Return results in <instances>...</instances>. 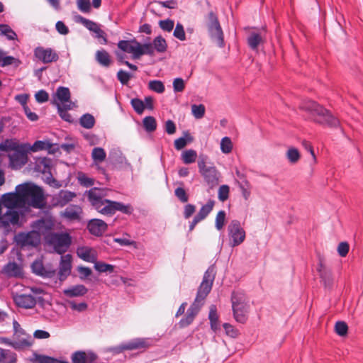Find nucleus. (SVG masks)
Segmentation results:
<instances>
[{
    "mask_svg": "<svg viewBox=\"0 0 363 363\" xmlns=\"http://www.w3.org/2000/svg\"><path fill=\"white\" fill-rule=\"evenodd\" d=\"M4 207L17 208H24L26 205L35 208H42L45 206V196L43 190L32 183H24L16 187L15 192L3 194Z\"/></svg>",
    "mask_w": 363,
    "mask_h": 363,
    "instance_id": "nucleus-1",
    "label": "nucleus"
},
{
    "mask_svg": "<svg viewBox=\"0 0 363 363\" xmlns=\"http://www.w3.org/2000/svg\"><path fill=\"white\" fill-rule=\"evenodd\" d=\"M103 191L94 188L88 191L89 200L94 208L104 215H112L116 211L130 214L133 208L130 205H124L122 203L111 201L104 199Z\"/></svg>",
    "mask_w": 363,
    "mask_h": 363,
    "instance_id": "nucleus-2",
    "label": "nucleus"
},
{
    "mask_svg": "<svg viewBox=\"0 0 363 363\" xmlns=\"http://www.w3.org/2000/svg\"><path fill=\"white\" fill-rule=\"evenodd\" d=\"M0 150L8 152L9 165L12 169H18L28 162V143H20L16 139L6 140L0 144Z\"/></svg>",
    "mask_w": 363,
    "mask_h": 363,
    "instance_id": "nucleus-3",
    "label": "nucleus"
},
{
    "mask_svg": "<svg viewBox=\"0 0 363 363\" xmlns=\"http://www.w3.org/2000/svg\"><path fill=\"white\" fill-rule=\"evenodd\" d=\"M300 108L309 113L313 120L320 124L329 127H337L340 124L337 118L315 101H304L300 105Z\"/></svg>",
    "mask_w": 363,
    "mask_h": 363,
    "instance_id": "nucleus-4",
    "label": "nucleus"
},
{
    "mask_svg": "<svg viewBox=\"0 0 363 363\" xmlns=\"http://www.w3.org/2000/svg\"><path fill=\"white\" fill-rule=\"evenodd\" d=\"M118 48L123 52L130 54L133 59H139L145 54L152 52L150 45L141 44L136 40H120L118 43Z\"/></svg>",
    "mask_w": 363,
    "mask_h": 363,
    "instance_id": "nucleus-5",
    "label": "nucleus"
},
{
    "mask_svg": "<svg viewBox=\"0 0 363 363\" xmlns=\"http://www.w3.org/2000/svg\"><path fill=\"white\" fill-rule=\"evenodd\" d=\"M232 307L234 318L237 322L243 323L247 320L248 305L245 294L236 291L232 295Z\"/></svg>",
    "mask_w": 363,
    "mask_h": 363,
    "instance_id": "nucleus-6",
    "label": "nucleus"
},
{
    "mask_svg": "<svg viewBox=\"0 0 363 363\" xmlns=\"http://www.w3.org/2000/svg\"><path fill=\"white\" fill-rule=\"evenodd\" d=\"M206 156H200L198 160V167L208 186L213 189L219 183L220 174L214 166L206 165Z\"/></svg>",
    "mask_w": 363,
    "mask_h": 363,
    "instance_id": "nucleus-7",
    "label": "nucleus"
},
{
    "mask_svg": "<svg viewBox=\"0 0 363 363\" xmlns=\"http://www.w3.org/2000/svg\"><path fill=\"white\" fill-rule=\"evenodd\" d=\"M206 26L212 40L219 47H223V33L218 17L213 12L211 11L207 15Z\"/></svg>",
    "mask_w": 363,
    "mask_h": 363,
    "instance_id": "nucleus-8",
    "label": "nucleus"
},
{
    "mask_svg": "<svg viewBox=\"0 0 363 363\" xmlns=\"http://www.w3.org/2000/svg\"><path fill=\"white\" fill-rule=\"evenodd\" d=\"M228 243L231 247L240 245L246 238V232L240 221L233 220L227 228Z\"/></svg>",
    "mask_w": 363,
    "mask_h": 363,
    "instance_id": "nucleus-9",
    "label": "nucleus"
},
{
    "mask_svg": "<svg viewBox=\"0 0 363 363\" xmlns=\"http://www.w3.org/2000/svg\"><path fill=\"white\" fill-rule=\"evenodd\" d=\"M2 206H4L3 195L0 198V228L8 230L11 226L18 225L21 217L20 212L13 208L9 207H5L6 211L3 212Z\"/></svg>",
    "mask_w": 363,
    "mask_h": 363,
    "instance_id": "nucleus-10",
    "label": "nucleus"
},
{
    "mask_svg": "<svg viewBox=\"0 0 363 363\" xmlns=\"http://www.w3.org/2000/svg\"><path fill=\"white\" fill-rule=\"evenodd\" d=\"M47 242L58 254L65 253L69 247L72 239L67 233H51L46 238Z\"/></svg>",
    "mask_w": 363,
    "mask_h": 363,
    "instance_id": "nucleus-11",
    "label": "nucleus"
},
{
    "mask_svg": "<svg viewBox=\"0 0 363 363\" xmlns=\"http://www.w3.org/2000/svg\"><path fill=\"white\" fill-rule=\"evenodd\" d=\"M213 279V269L209 268L204 274L203 281L199 288L194 302L203 306L204 299L211 290Z\"/></svg>",
    "mask_w": 363,
    "mask_h": 363,
    "instance_id": "nucleus-12",
    "label": "nucleus"
},
{
    "mask_svg": "<svg viewBox=\"0 0 363 363\" xmlns=\"http://www.w3.org/2000/svg\"><path fill=\"white\" fill-rule=\"evenodd\" d=\"M52 103L57 107L60 104L65 107V109H72L75 106L74 103L70 100V92L69 89L64 86H60L57 88L56 93L53 96Z\"/></svg>",
    "mask_w": 363,
    "mask_h": 363,
    "instance_id": "nucleus-13",
    "label": "nucleus"
},
{
    "mask_svg": "<svg viewBox=\"0 0 363 363\" xmlns=\"http://www.w3.org/2000/svg\"><path fill=\"white\" fill-rule=\"evenodd\" d=\"M15 240L18 245L26 246H36L40 242V236L35 231L28 233H20L16 235Z\"/></svg>",
    "mask_w": 363,
    "mask_h": 363,
    "instance_id": "nucleus-14",
    "label": "nucleus"
},
{
    "mask_svg": "<svg viewBox=\"0 0 363 363\" xmlns=\"http://www.w3.org/2000/svg\"><path fill=\"white\" fill-rule=\"evenodd\" d=\"M55 226V221L51 218H46L34 222L31 227L33 231H35L41 238V236L49 235L48 233Z\"/></svg>",
    "mask_w": 363,
    "mask_h": 363,
    "instance_id": "nucleus-15",
    "label": "nucleus"
},
{
    "mask_svg": "<svg viewBox=\"0 0 363 363\" xmlns=\"http://www.w3.org/2000/svg\"><path fill=\"white\" fill-rule=\"evenodd\" d=\"M34 55L43 63H50L58 60L57 53L51 48L38 47L34 50Z\"/></svg>",
    "mask_w": 363,
    "mask_h": 363,
    "instance_id": "nucleus-16",
    "label": "nucleus"
},
{
    "mask_svg": "<svg viewBox=\"0 0 363 363\" xmlns=\"http://www.w3.org/2000/svg\"><path fill=\"white\" fill-rule=\"evenodd\" d=\"M13 340H14V349L17 350L29 347L33 345L32 337L25 331L13 333Z\"/></svg>",
    "mask_w": 363,
    "mask_h": 363,
    "instance_id": "nucleus-17",
    "label": "nucleus"
},
{
    "mask_svg": "<svg viewBox=\"0 0 363 363\" xmlns=\"http://www.w3.org/2000/svg\"><path fill=\"white\" fill-rule=\"evenodd\" d=\"M320 281L325 288H330L333 284V277L331 271L320 260L316 267Z\"/></svg>",
    "mask_w": 363,
    "mask_h": 363,
    "instance_id": "nucleus-18",
    "label": "nucleus"
},
{
    "mask_svg": "<svg viewBox=\"0 0 363 363\" xmlns=\"http://www.w3.org/2000/svg\"><path fill=\"white\" fill-rule=\"evenodd\" d=\"M72 255L69 254L61 257L59 267V277L60 280L65 279L70 274L72 269Z\"/></svg>",
    "mask_w": 363,
    "mask_h": 363,
    "instance_id": "nucleus-19",
    "label": "nucleus"
},
{
    "mask_svg": "<svg viewBox=\"0 0 363 363\" xmlns=\"http://www.w3.org/2000/svg\"><path fill=\"white\" fill-rule=\"evenodd\" d=\"M77 256L87 262L94 263L97 260V252L96 251L88 246H81L77 249Z\"/></svg>",
    "mask_w": 363,
    "mask_h": 363,
    "instance_id": "nucleus-20",
    "label": "nucleus"
},
{
    "mask_svg": "<svg viewBox=\"0 0 363 363\" xmlns=\"http://www.w3.org/2000/svg\"><path fill=\"white\" fill-rule=\"evenodd\" d=\"M87 228L91 234L95 236H101L106 230L107 224L100 219L89 220Z\"/></svg>",
    "mask_w": 363,
    "mask_h": 363,
    "instance_id": "nucleus-21",
    "label": "nucleus"
},
{
    "mask_svg": "<svg viewBox=\"0 0 363 363\" xmlns=\"http://www.w3.org/2000/svg\"><path fill=\"white\" fill-rule=\"evenodd\" d=\"M201 306V305L196 302H194L190 306V308L188 309L185 317L180 320V326L184 328L190 325L194 320L196 315L198 314Z\"/></svg>",
    "mask_w": 363,
    "mask_h": 363,
    "instance_id": "nucleus-22",
    "label": "nucleus"
},
{
    "mask_svg": "<svg viewBox=\"0 0 363 363\" xmlns=\"http://www.w3.org/2000/svg\"><path fill=\"white\" fill-rule=\"evenodd\" d=\"M75 194L68 191H60L52 198V204L54 206H64L68 202L75 197Z\"/></svg>",
    "mask_w": 363,
    "mask_h": 363,
    "instance_id": "nucleus-23",
    "label": "nucleus"
},
{
    "mask_svg": "<svg viewBox=\"0 0 363 363\" xmlns=\"http://www.w3.org/2000/svg\"><path fill=\"white\" fill-rule=\"evenodd\" d=\"M16 304L21 308H32L35 306V298L32 295L19 294L14 296Z\"/></svg>",
    "mask_w": 363,
    "mask_h": 363,
    "instance_id": "nucleus-24",
    "label": "nucleus"
},
{
    "mask_svg": "<svg viewBox=\"0 0 363 363\" xmlns=\"http://www.w3.org/2000/svg\"><path fill=\"white\" fill-rule=\"evenodd\" d=\"M148 346L147 342L145 339H134L128 342L121 345L116 349V352H121L125 350H135L143 348Z\"/></svg>",
    "mask_w": 363,
    "mask_h": 363,
    "instance_id": "nucleus-25",
    "label": "nucleus"
},
{
    "mask_svg": "<svg viewBox=\"0 0 363 363\" xmlns=\"http://www.w3.org/2000/svg\"><path fill=\"white\" fill-rule=\"evenodd\" d=\"M96 356L91 352H77L72 354L73 363H93Z\"/></svg>",
    "mask_w": 363,
    "mask_h": 363,
    "instance_id": "nucleus-26",
    "label": "nucleus"
},
{
    "mask_svg": "<svg viewBox=\"0 0 363 363\" xmlns=\"http://www.w3.org/2000/svg\"><path fill=\"white\" fill-rule=\"evenodd\" d=\"M33 272L40 276L51 277L55 273L54 269H47L44 267L42 260L38 259L32 264Z\"/></svg>",
    "mask_w": 363,
    "mask_h": 363,
    "instance_id": "nucleus-27",
    "label": "nucleus"
},
{
    "mask_svg": "<svg viewBox=\"0 0 363 363\" xmlns=\"http://www.w3.org/2000/svg\"><path fill=\"white\" fill-rule=\"evenodd\" d=\"M87 289L82 284L70 286L63 291L65 296L69 298L79 297L87 293Z\"/></svg>",
    "mask_w": 363,
    "mask_h": 363,
    "instance_id": "nucleus-28",
    "label": "nucleus"
},
{
    "mask_svg": "<svg viewBox=\"0 0 363 363\" xmlns=\"http://www.w3.org/2000/svg\"><path fill=\"white\" fill-rule=\"evenodd\" d=\"M147 45H150L152 47V52L151 54H146L147 55L152 56L155 54V52H157L160 53L164 52L167 48V44L164 38L162 36L156 37L152 43H147Z\"/></svg>",
    "mask_w": 363,
    "mask_h": 363,
    "instance_id": "nucleus-29",
    "label": "nucleus"
},
{
    "mask_svg": "<svg viewBox=\"0 0 363 363\" xmlns=\"http://www.w3.org/2000/svg\"><path fill=\"white\" fill-rule=\"evenodd\" d=\"M82 210L78 206H68L62 215L65 218L73 220H79L80 218V216L82 214Z\"/></svg>",
    "mask_w": 363,
    "mask_h": 363,
    "instance_id": "nucleus-30",
    "label": "nucleus"
},
{
    "mask_svg": "<svg viewBox=\"0 0 363 363\" xmlns=\"http://www.w3.org/2000/svg\"><path fill=\"white\" fill-rule=\"evenodd\" d=\"M17 354L14 352L0 347V363H16Z\"/></svg>",
    "mask_w": 363,
    "mask_h": 363,
    "instance_id": "nucleus-31",
    "label": "nucleus"
},
{
    "mask_svg": "<svg viewBox=\"0 0 363 363\" xmlns=\"http://www.w3.org/2000/svg\"><path fill=\"white\" fill-rule=\"evenodd\" d=\"M211 328L214 332H217L220 330V323L218 321V315L217 313V309L215 306H211L210 308L209 315H208Z\"/></svg>",
    "mask_w": 363,
    "mask_h": 363,
    "instance_id": "nucleus-32",
    "label": "nucleus"
},
{
    "mask_svg": "<svg viewBox=\"0 0 363 363\" xmlns=\"http://www.w3.org/2000/svg\"><path fill=\"white\" fill-rule=\"evenodd\" d=\"M264 42V39L261 34L252 32L247 38V43L252 50H257L259 45Z\"/></svg>",
    "mask_w": 363,
    "mask_h": 363,
    "instance_id": "nucleus-33",
    "label": "nucleus"
},
{
    "mask_svg": "<svg viewBox=\"0 0 363 363\" xmlns=\"http://www.w3.org/2000/svg\"><path fill=\"white\" fill-rule=\"evenodd\" d=\"M301 157V155L299 150L294 147H289L286 152V157L288 162L291 164H296L300 160Z\"/></svg>",
    "mask_w": 363,
    "mask_h": 363,
    "instance_id": "nucleus-34",
    "label": "nucleus"
},
{
    "mask_svg": "<svg viewBox=\"0 0 363 363\" xmlns=\"http://www.w3.org/2000/svg\"><path fill=\"white\" fill-rule=\"evenodd\" d=\"M196 158V152L191 149L183 151L181 155V159L182 162L186 164L194 163Z\"/></svg>",
    "mask_w": 363,
    "mask_h": 363,
    "instance_id": "nucleus-35",
    "label": "nucleus"
},
{
    "mask_svg": "<svg viewBox=\"0 0 363 363\" xmlns=\"http://www.w3.org/2000/svg\"><path fill=\"white\" fill-rule=\"evenodd\" d=\"M214 205V201H208L207 203L201 208L199 212L196 216L201 220H203L213 210Z\"/></svg>",
    "mask_w": 363,
    "mask_h": 363,
    "instance_id": "nucleus-36",
    "label": "nucleus"
},
{
    "mask_svg": "<svg viewBox=\"0 0 363 363\" xmlns=\"http://www.w3.org/2000/svg\"><path fill=\"white\" fill-rule=\"evenodd\" d=\"M96 58L97 62L104 66V67H108L111 63L110 60V55L105 50H99L97 51L96 54Z\"/></svg>",
    "mask_w": 363,
    "mask_h": 363,
    "instance_id": "nucleus-37",
    "label": "nucleus"
},
{
    "mask_svg": "<svg viewBox=\"0 0 363 363\" xmlns=\"http://www.w3.org/2000/svg\"><path fill=\"white\" fill-rule=\"evenodd\" d=\"M220 150L223 154H230L233 148L232 140L229 137H224L220 143Z\"/></svg>",
    "mask_w": 363,
    "mask_h": 363,
    "instance_id": "nucleus-38",
    "label": "nucleus"
},
{
    "mask_svg": "<svg viewBox=\"0 0 363 363\" xmlns=\"http://www.w3.org/2000/svg\"><path fill=\"white\" fill-rule=\"evenodd\" d=\"M106 152L101 147H95L91 152V157L96 163H101L106 159Z\"/></svg>",
    "mask_w": 363,
    "mask_h": 363,
    "instance_id": "nucleus-39",
    "label": "nucleus"
},
{
    "mask_svg": "<svg viewBox=\"0 0 363 363\" xmlns=\"http://www.w3.org/2000/svg\"><path fill=\"white\" fill-rule=\"evenodd\" d=\"M94 263V269L99 272H109L111 273L113 272L114 267L111 264L104 263L103 262H96Z\"/></svg>",
    "mask_w": 363,
    "mask_h": 363,
    "instance_id": "nucleus-40",
    "label": "nucleus"
},
{
    "mask_svg": "<svg viewBox=\"0 0 363 363\" xmlns=\"http://www.w3.org/2000/svg\"><path fill=\"white\" fill-rule=\"evenodd\" d=\"M143 126L146 131L152 132L157 128L156 120L152 116H147L143 121Z\"/></svg>",
    "mask_w": 363,
    "mask_h": 363,
    "instance_id": "nucleus-41",
    "label": "nucleus"
},
{
    "mask_svg": "<svg viewBox=\"0 0 363 363\" xmlns=\"http://www.w3.org/2000/svg\"><path fill=\"white\" fill-rule=\"evenodd\" d=\"M94 118L91 114H84L80 118V124L85 128H91L94 125Z\"/></svg>",
    "mask_w": 363,
    "mask_h": 363,
    "instance_id": "nucleus-42",
    "label": "nucleus"
},
{
    "mask_svg": "<svg viewBox=\"0 0 363 363\" xmlns=\"http://www.w3.org/2000/svg\"><path fill=\"white\" fill-rule=\"evenodd\" d=\"M206 112V108L203 104H193L191 106V113L196 119L202 118Z\"/></svg>",
    "mask_w": 363,
    "mask_h": 363,
    "instance_id": "nucleus-43",
    "label": "nucleus"
},
{
    "mask_svg": "<svg viewBox=\"0 0 363 363\" xmlns=\"http://www.w3.org/2000/svg\"><path fill=\"white\" fill-rule=\"evenodd\" d=\"M0 35H5L9 40H14L16 38V33L5 24L0 25Z\"/></svg>",
    "mask_w": 363,
    "mask_h": 363,
    "instance_id": "nucleus-44",
    "label": "nucleus"
},
{
    "mask_svg": "<svg viewBox=\"0 0 363 363\" xmlns=\"http://www.w3.org/2000/svg\"><path fill=\"white\" fill-rule=\"evenodd\" d=\"M226 214L224 211H220L216 217L215 225L218 230H220L223 228L225 224Z\"/></svg>",
    "mask_w": 363,
    "mask_h": 363,
    "instance_id": "nucleus-45",
    "label": "nucleus"
},
{
    "mask_svg": "<svg viewBox=\"0 0 363 363\" xmlns=\"http://www.w3.org/2000/svg\"><path fill=\"white\" fill-rule=\"evenodd\" d=\"M79 21L83 26H84L87 29H89L90 31H92L93 33H94L96 30L99 27V26L95 22L82 16L79 17Z\"/></svg>",
    "mask_w": 363,
    "mask_h": 363,
    "instance_id": "nucleus-46",
    "label": "nucleus"
},
{
    "mask_svg": "<svg viewBox=\"0 0 363 363\" xmlns=\"http://www.w3.org/2000/svg\"><path fill=\"white\" fill-rule=\"evenodd\" d=\"M230 188L228 185H221L218 191V197L220 201H226L229 197Z\"/></svg>",
    "mask_w": 363,
    "mask_h": 363,
    "instance_id": "nucleus-47",
    "label": "nucleus"
},
{
    "mask_svg": "<svg viewBox=\"0 0 363 363\" xmlns=\"http://www.w3.org/2000/svg\"><path fill=\"white\" fill-rule=\"evenodd\" d=\"M149 88L157 92V93H163L164 91V86L161 81L159 80H153L150 81L148 84Z\"/></svg>",
    "mask_w": 363,
    "mask_h": 363,
    "instance_id": "nucleus-48",
    "label": "nucleus"
},
{
    "mask_svg": "<svg viewBox=\"0 0 363 363\" xmlns=\"http://www.w3.org/2000/svg\"><path fill=\"white\" fill-rule=\"evenodd\" d=\"M131 105L135 112L138 114H142L145 108V103L139 99H133L131 100Z\"/></svg>",
    "mask_w": 363,
    "mask_h": 363,
    "instance_id": "nucleus-49",
    "label": "nucleus"
},
{
    "mask_svg": "<svg viewBox=\"0 0 363 363\" xmlns=\"http://www.w3.org/2000/svg\"><path fill=\"white\" fill-rule=\"evenodd\" d=\"M173 35L175 38L182 41L186 40V33L184 29V26L181 23H178L176 25Z\"/></svg>",
    "mask_w": 363,
    "mask_h": 363,
    "instance_id": "nucleus-50",
    "label": "nucleus"
},
{
    "mask_svg": "<svg viewBox=\"0 0 363 363\" xmlns=\"http://www.w3.org/2000/svg\"><path fill=\"white\" fill-rule=\"evenodd\" d=\"M49 145L47 143L43 141H36L33 145H29V152H38L39 150H45L48 148Z\"/></svg>",
    "mask_w": 363,
    "mask_h": 363,
    "instance_id": "nucleus-51",
    "label": "nucleus"
},
{
    "mask_svg": "<svg viewBox=\"0 0 363 363\" xmlns=\"http://www.w3.org/2000/svg\"><path fill=\"white\" fill-rule=\"evenodd\" d=\"M160 27L164 31L171 32L174 26V22L170 19L162 20L159 22Z\"/></svg>",
    "mask_w": 363,
    "mask_h": 363,
    "instance_id": "nucleus-52",
    "label": "nucleus"
},
{
    "mask_svg": "<svg viewBox=\"0 0 363 363\" xmlns=\"http://www.w3.org/2000/svg\"><path fill=\"white\" fill-rule=\"evenodd\" d=\"M78 9L84 13L90 11L91 5L89 0H77V1Z\"/></svg>",
    "mask_w": 363,
    "mask_h": 363,
    "instance_id": "nucleus-53",
    "label": "nucleus"
},
{
    "mask_svg": "<svg viewBox=\"0 0 363 363\" xmlns=\"http://www.w3.org/2000/svg\"><path fill=\"white\" fill-rule=\"evenodd\" d=\"M78 181L79 182L85 186H90L94 184V180L91 178L88 177L86 174L83 173H79L78 174Z\"/></svg>",
    "mask_w": 363,
    "mask_h": 363,
    "instance_id": "nucleus-54",
    "label": "nucleus"
},
{
    "mask_svg": "<svg viewBox=\"0 0 363 363\" xmlns=\"http://www.w3.org/2000/svg\"><path fill=\"white\" fill-rule=\"evenodd\" d=\"M57 108L58 113H59L60 117L63 120H65V121H67V122H71L72 121L71 115L69 113H68L67 111L68 109H65V107L62 106L60 104H59L58 107H57Z\"/></svg>",
    "mask_w": 363,
    "mask_h": 363,
    "instance_id": "nucleus-55",
    "label": "nucleus"
},
{
    "mask_svg": "<svg viewBox=\"0 0 363 363\" xmlns=\"http://www.w3.org/2000/svg\"><path fill=\"white\" fill-rule=\"evenodd\" d=\"M173 88L175 92H182L185 88L184 81L182 78H176L173 82Z\"/></svg>",
    "mask_w": 363,
    "mask_h": 363,
    "instance_id": "nucleus-56",
    "label": "nucleus"
},
{
    "mask_svg": "<svg viewBox=\"0 0 363 363\" xmlns=\"http://www.w3.org/2000/svg\"><path fill=\"white\" fill-rule=\"evenodd\" d=\"M347 329V325L345 322L340 321L335 325V331L339 335L343 336L346 335Z\"/></svg>",
    "mask_w": 363,
    "mask_h": 363,
    "instance_id": "nucleus-57",
    "label": "nucleus"
},
{
    "mask_svg": "<svg viewBox=\"0 0 363 363\" xmlns=\"http://www.w3.org/2000/svg\"><path fill=\"white\" fill-rule=\"evenodd\" d=\"M35 98L38 103H44L48 101L49 94L45 90H40L35 94Z\"/></svg>",
    "mask_w": 363,
    "mask_h": 363,
    "instance_id": "nucleus-58",
    "label": "nucleus"
},
{
    "mask_svg": "<svg viewBox=\"0 0 363 363\" xmlns=\"http://www.w3.org/2000/svg\"><path fill=\"white\" fill-rule=\"evenodd\" d=\"M117 77H118V80L123 84H128V81L131 78V75L129 73H128L123 70H120L117 74Z\"/></svg>",
    "mask_w": 363,
    "mask_h": 363,
    "instance_id": "nucleus-59",
    "label": "nucleus"
},
{
    "mask_svg": "<svg viewBox=\"0 0 363 363\" xmlns=\"http://www.w3.org/2000/svg\"><path fill=\"white\" fill-rule=\"evenodd\" d=\"M77 272L79 274V277L81 279H84L91 274V270L86 267H78Z\"/></svg>",
    "mask_w": 363,
    "mask_h": 363,
    "instance_id": "nucleus-60",
    "label": "nucleus"
},
{
    "mask_svg": "<svg viewBox=\"0 0 363 363\" xmlns=\"http://www.w3.org/2000/svg\"><path fill=\"white\" fill-rule=\"evenodd\" d=\"M39 363H68L66 361H61L48 356H40L38 358Z\"/></svg>",
    "mask_w": 363,
    "mask_h": 363,
    "instance_id": "nucleus-61",
    "label": "nucleus"
},
{
    "mask_svg": "<svg viewBox=\"0 0 363 363\" xmlns=\"http://www.w3.org/2000/svg\"><path fill=\"white\" fill-rule=\"evenodd\" d=\"M223 328H224L225 333L228 335H229L232 337H235L238 336V331L231 325H230L228 323H225L223 325Z\"/></svg>",
    "mask_w": 363,
    "mask_h": 363,
    "instance_id": "nucleus-62",
    "label": "nucleus"
},
{
    "mask_svg": "<svg viewBox=\"0 0 363 363\" xmlns=\"http://www.w3.org/2000/svg\"><path fill=\"white\" fill-rule=\"evenodd\" d=\"M175 195L182 202H186L188 201V196L185 190L183 188H177L175 190Z\"/></svg>",
    "mask_w": 363,
    "mask_h": 363,
    "instance_id": "nucleus-63",
    "label": "nucleus"
},
{
    "mask_svg": "<svg viewBox=\"0 0 363 363\" xmlns=\"http://www.w3.org/2000/svg\"><path fill=\"white\" fill-rule=\"evenodd\" d=\"M337 252L341 257H345L349 252V245L347 242H341L337 247Z\"/></svg>",
    "mask_w": 363,
    "mask_h": 363,
    "instance_id": "nucleus-64",
    "label": "nucleus"
}]
</instances>
